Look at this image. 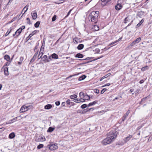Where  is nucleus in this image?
<instances>
[{
  "label": "nucleus",
  "mask_w": 152,
  "mask_h": 152,
  "mask_svg": "<svg viewBox=\"0 0 152 152\" xmlns=\"http://www.w3.org/2000/svg\"><path fill=\"white\" fill-rule=\"evenodd\" d=\"M55 104L56 105L58 106L60 104V102L59 101H57L56 102Z\"/></svg>",
  "instance_id": "3c124183"
},
{
  "label": "nucleus",
  "mask_w": 152,
  "mask_h": 152,
  "mask_svg": "<svg viewBox=\"0 0 152 152\" xmlns=\"http://www.w3.org/2000/svg\"><path fill=\"white\" fill-rule=\"evenodd\" d=\"M144 82V81L143 80H141L140 81L139 83L140 84Z\"/></svg>",
  "instance_id": "680f3d73"
},
{
  "label": "nucleus",
  "mask_w": 152,
  "mask_h": 152,
  "mask_svg": "<svg viewBox=\"0 0 152 152\" xmlns=\"http://www.w3.org/2000/svg\"><path fill=\"white\" fill-rule=\"evenodd\" d=\"M100 50L99 48H96L95 50V53H99L100 52Z\"/></svg>",
  "instance_id": "c03bdc74"
},
{
  "label": "nucleus",
  "mask_w": 152,
  "mask_h": 152,
  "mask_svg": "<svg viewBox=\"0 0 152 152\" xmlns=\"http://www.w3.org/2000/svg\"><path fill=\"white\" fill-rule=\"evenodd\" d=\"M83 99L84 100L85 102L86 100H89L90 99V97L88 95L86 94V96H85V97L84 98H83Z\"/></svg>",
  "instance_id": "c756f323"
},
{
  "label": "nucleus",
  "mask_w": 152,
  "mask_h": 152,
  "mask_svg": "<svg viewBox=\"0 0 152 152\" xmlns=\"http://www.w3.org/2000/svg\"><path fill=\"white\" fill-rule=\"evenodd\" d=\"M107 90L106 88L103 89L101 91V94H103L104 92H105Z\"/></svg>",
  "instance_id": "49530a36"
},
{
  "label": "nucleus",
  "mask_w": 152,
  "mask_h": 152,
  "mask_svg": "<svg viewBox=\"0 0 152 152\" xmlns=\"http://www.w3.org/2000/svg\"><path fill=\"white\" fill-rule=\"evenodd\" d=\"M33 35L32 34H31H31H30L29 35V36H28V37H29V39H30V38H31V37L32 36H33Z\"/></svg>",
  "instance_id": "0e129e2a"
},
{
  "label": "nucleus",
  "mask_w": 152,
  "mask_h": 152,
  "mask_svg": "<svg viewBox=\"0 0 152 152\" xmlns=\"http://www.w3.org/2000/svg\"><path fill=\"white\" fill-rule=\"evenodd\" d=\"M142 24L140 23V22L138 23V24H137V25L136 26V27H139L140 26H141V25Z\"/></svg>",
  "instance_id": "6e6d98bb"
},
{
  "label": "nucleus",
  "mask_w": 152,
  "mask_h": 152,
  "mask_svg": "<svg viewBox=\"0 0 152 152\" xmlns=\"http://www.w3.org/2000/svg\"><path fill=\"white\" fill-rule=\"evenodd\" d=\"M36 31L35 30V31H33L32 33H31V34H32L34 35V34L36 32Z\"/></svg>",
  "instance_id": "69168bd1"
},
{
  "label": "nucleus",
  "mask_w": 152,
  "mask_h": 152,
  "mask_svg": "<svg viewBox=\"0 0 152 152\" xmlns=\"http://www.w3.org/2000/svg\"><path fill=\"white\" fill-rule=\"evenodd\" d=\"M46 139L43 136H39L37 137L36 139V141L37 142H43Z\"/></svg>",
  "instance_id": "39448f33"
},
{
  "label": "nucleus",
  "mask_w": 152,
  "mask_h": 152,
  "mask_svg": "<svg viewBox=\"0 0 152 152\" xmlns=\"http://www.w3.org/2000/svg\"><path fill=\"white\" fill-rule=\"evenodd\" d=\"M99 11H93L89 15L88 17L89 21L90 22L96 23L97 21V18L99 14Z\"/></svg>",
  "instance_id": "f03ea898"
},
{
  "label": "nucleus",
  "mask_w": 152,
  "mask_h": 152,
  "mask_svg": "<svg viewBox=\"0 0 152 152\" xmlns=\"http://www.w3.org/2000/svg\"><path fill=\"white\" fill-rule=\"evenodd\" d=\"M141 40V38L139 37L134 41L135 44L138 43Z\"/></svg>",
  "instance_id": "cd10ccee"
},
{
  "label": "nucleus",
  "mask_w": 152,
  "mask_h": 152,
  "mask_svg": "<svg viewBox=\"0 0 152 152\" xmlns=\"http://www.w3.org/2000/svg\"><path fill=\"white\" fill-rule=\"evenodd\" d=\"M149 68V67L148 66H146L144 67H142L141 69V70L142 71H144L148 69Z\"/></svg>",
  "instance_id": "7c9ffc66"
},
{
  "label": "nucleus",
  "mask_w": 152,
  "mask_h": 152,
  "mask_svg": "<svg viewBox=\"0 0 152 152\" xmlns=\"http://www.w3.org/2000/svg\"><path fill=\"white\" fill-rule=\"evenodd\" d=\"M144 19H142L140 21V23L142 24L144 22Z\"/></svg>",
  "instance_id": "338daca9"
},
{
  "label": "nucleus",
  "mask_w": 152,
  "mask_h": 152,
  "mask_svg": "<svg viewBox=\"0 0 152 152\" xmlns=\"http://www.w3.org/2000/svg\"><path fill=\"white\" fill-rule=\"evenodd\" d=\"M2 69H4V75L6 76H8L9 75L8 67H2Z\"/></svg>",
  "instance_id": "ddd939ff"
},
{
  "label": "nucleus",
  "mask_w": 152,
  "mask_h": 152,
  "mask_svg": "<svg viewBox=\"0 0 152 152\" xmlns=\"http://www.w3.org/2000/svg\"><path fill=\"white\" fill-rule=\"evenodd\" d=\"M20 61H21L22 62V61L23 60V57H21L20 58Z\"/></svg>",
  "instance_id": "13d9d810"
},
{
  "label": "nucleus",
  "mask_w": 152,
  "mask_h": 152,
  "mask_svg": "<svg viewBox=\"0 0 152 152\" xmlns=\"http://www.w3.org/2000/svg\"><path fill=\"white\" fill-rule=\"evenodd\" d=\"M72 9H71V10H70L69 11V12H68V13H67V15H66V16H65V18H66L69 15V14H70V12H71L72 11Z\"/></svg>",
  "instance_id": "79ce46f5"
},
{
  "label": "nucleus",
  "mask_w": 152,
  "mask_h": 152,
  "mask_svg": "<svg viewBox=\"0 0 152 152\" xmlns=\"http://www.w3.org/2000/svg\"><path fill=\"white\" fill-rule=\"evenodd\" d=\"M25 26H22L20 28H20V29H21V30L22 31V30L24 29L25 28Z\"/></svg>",
  "instance_id": "5fc2aeb1"
},
{
  "label": "nucleus",
  "mask_w": 152,
  "mask_h": 152,
  "mask_svg": "<svg viewBox=\"0 0 152 152\" xmlns=\"http://www.w3.org/2000/svg\"><path fill=\"white\" fill-rule=\"evenodd\" d=\"M31 16L33 19L35 20L37 17V12L35 11H32L31 13Z\"/></svg>",
  "instance_id": "1a4fd4ad"
},
{
  "label": "nucleus",
  "mask_w": 152,
  "mask_h": 152,
  "mask_svg": "<svg viewBox=\"0 0 152 152\" xmlns=\"http://www.w3.org/2000/svg\"><path fill=\"white\" fill-rule=\"evenodd\" d=\"M43 61L45 62H48L50 61V60H48L47 56L46 55H44L42 58Z\"/></svg>",
  "instance_id": "dca6fc26"
},
{
  "label": "nucleus",
  "mask_w": 152,
  "mask_h": 152,
  "mask_svg": "<svg viewBox=\"0 0 152 152\" xmlns=\"http://www.w3.org/2000/svg\"><path fill=\"white\" fill-rule=\"evenodd\" d=\"M28 5H26L24 7V8H23V10H23H25V11H24V12L23 13V14L22 15L27 11V10H28Z\"/></svg>",
  "instance_id": "a878e982"
},
{
  "label": "nucleus",
  "mask_w": 152,
  "mask_h": 152,
  "mask_svg": "<svg viewBox=\"0 0 152 152\" xmlns=\"http://www.w3.org/2000/svg\"><path fill=\"white\" fill-rule=\"evenodd\" d=\"M43 50H42V49H40L39 55L38 56V59H39L41 58L42 56L43 55Z\"/></svg>",
  "instance_id": "4468645a"
},
{
  "label": "nucleus",
  "mask_w": 152,
  "mask_h": 152,
  "mask_svg": "<svg viewBox=\"0 0 152 152\" xmlns=\"http://www.w3.org/2000/svg\"><path fill=\"white\" fill-rule=\"evenodd\" d=\"M52 107V105L50 104H48L45 106L44 108L46 110H49Z\"/></svg>",
  "instance_id": "a211bd4d"
},
{
  "label": "nucleus",
  "mask_w": 152,
  "mask_h": 152,
  "mask_svg": "<svg viewBox=\"0 0 152 152\" xmlns=\"http://www.w3.org/2000/svg\"><path fill=\"white\" fill-rule=\"evenodd\" d=\"M15 133L14 132H12L9 135V138L10 139H12L15 137Z\"/></svg>",
  "instance_id": "4be33fe9"
},
{
  "label": "nucleus",
  "mask_w": 152,
  "mask_h": 152,
  "mask_svg": "<svg viewBox=\"0 0 152 152\" xmlns=\"http://www.w3.org/2000/svg\"><path fill=\"white\" fill-rule=\"evenodd\" d=\"M75 57L76 58H82L83 57V54L78 53L75 56Z\"/></svg>",
  "instance_id": "393cba45"
},
{
  "label": "nucleus",
  "mask_w": 152,
  "mask_h": 152,
  "mask_svg": "<svg viewBox=\"0 0 152 152\" xmlns=\"http://www.w3.org/2000/svg\"><path fill=\"white\" fill-rule=\"evenodd\" d=\"M40 24V22L39 21H37L34 24V26L36 28H37L39 26Z\"/></svg>",
  "instance_id": "72a5a7b5"
},
{
  "label": "nucleus",
  "mask_w": 152,
  "mask_h": 152,
  "mask_svg": "<svg viewBox=\"0 0 152 152\" xmlns=\"http://www.w3.org/2000/svg\"><path fill=\"white\" fill-rule=\"evenodd\" d=\"M130 112V110H128L126 113L124 115L122 118V121H124L126 119V118L129 114Z\"/></svg>",
  "instance_id": "9b49d317"
},
{
  "label": "nucleus",
  "mask_w": 152,
  "mask_h": 152,
  "mask_svg": "<svg viewBox=\"0 0 152 152\" xmlns=\"http://www.w3.org/2000/svg\"><path fill=\"white\" fill-rule=\"evenodd\" d=\"M75 102L79 103L80 102H84V100L82 98H80V99H75L73 100Z\"/></svg>",
  "instance_id": "9d476101"
},
{
  "label": "nucleus",
  "mask_w": 152,
  "mask_h": 152,
  "mask_svg": "<svg viewBox=\"0 0 152 152\" xmlns=\"http://www.w3.org/2000/svg\"><path fill=\"white\" fill-rule=\"evenodd\" d=\"M135 44V43L134 41L130 43V44L127 47V48L128 49L131 48Z\"/></svg>",
  "instance_id": "412c9836"
},
{
  "label": "nucleus",
  "mask_w": 152,
  "mask_h": 152,
  "mask_svg": "<svg viewBox=\"0 0 152 152\" xmlns=\"http://www.w3.org/2000/svg\"><path fill=\"white\" fill-rule=\"evenodd\" d=\"M26 20H27V23L29 24H31V22L30 19L29 18H26Z\"/></svg>",
  "instance_id": "58836bf2"
},
{
  "label": "nucleus",
  "mask_w": 152,
  "mask_h": 152,
  "mask_svg": "<svg viewBox=\"0 0 152 152\" xmlns=\"http://www.w3.org/2000/svg\"><path fill=\"white\" fill-rule=\"evenodd\" d=\"M94 26L95 27V28H96L95 29V30L98 31L99 29V28L98 26L97 25H94Z\"/></svg>",
  "instance_id": "de8ad7c7"
},
{
  "label": "nucleus",
  "mask_w": 152,
  "mask_h": 152,
  "mask_svg": "<svg viewBox=\"0 0 152 152\" xmlns=\"http://www.w3.org/2000/svg\"><path fill=\"white\" fill-rule=\"evenodd\" d=\"M17 119V117H16L15 118H13L11 120H10L9 121V122L8 123L10 124H11V123H12L13 122H14L15 121H16Z\"/></svg>",
  "instance_id": "c85d7f7f"
},
{
  "label": "nucleus",
  "mask_w": 152,
  "mask_h": 152,
  "mask_svg": "<svg viewBox=\"0 0 152 152\" xmlns=\"http://www.w3.org/2000/svg\"><path fill=\"white\" fill-rule=\"evenodd\" d=\"M94 92L95 93L97 94H98L99 93V91L98 89H95L94 90Z\"/></svg>",
  "instance_id": "864d4df0"
},
{
  "label": "nucleus",
  "mask_w": 152,
  "mask_h": 152,
  "mask_svg": "<svg viewBox=\"0 0 152 152\" xmlns=\"http://www.w3.org/2000/svg\"><path fill=\"white\" fill-rule=\"evenodd\" d=\"M110 83H108L106 84L104 86H103V87L105 86H110Z\"/></svg>",
  "instance_id": "e2e57ef3"
},
{
  "label": "nucleus",
  "mask_w": 152,
  "mask_h": 152,
  "mask_svg": "<svg viewBox=\"0 0 152 152\" xmlns=\"http://www.w3.org/2000/svg\"><path fill=\"white\" fill-rule=\"evenodd\" d=\"M52 58H53L57 59L58 58V56L56 53H53L52 55Z\"/></svg>",
  "instance_id": "bb28decb"
},
{
  "label": "nucleus",
  "mask_w": 152,
  "mask_h": 152,
  "mask_svg": "<svg viewBox=\"0 0 152 152\" xmlns=\"http://www.w3.org/2000/svg\"><path fill=\"white\" fill-rule=\"evenodd\" d=\"M84 93L82 92H81L79 93L80 97V98H82V99H83V95H84Z\"/></svg>",
  "instance_id": "c9c22d12"
},
{
  "label": "nucleus",
  "mask_w": 152,
  "mask_h": 152,
  "mask_svg": "<svg viewBox=\"0 0 152 152\" xmlns=\"http://www.w3.org/2000/svg\"><path fill=\"white\" fill-rule=\"evenodd\" d=\"M87 106H88L87 105V104H83L81 106V107L82 109H84V108H86Z\"/></svg>",
  "instance_id": "e433bc0d"
},
{
  "label": "nucleus",
  "mask_w": 152,
  "mask_h": 152,
  "mask_svg": "<svg viewBox=\"0 0 152 152\" xmlns=\"http://www.w3.org/2000/svg\"><path fill=\"white\" fill-rule=\"evenodd\" d=\"M118 40H116L113 42L112 43H110V45H113V44H114L115 43L117 42H118Z\"/></svg>",
  "instance_id": "603ef678"
},
{
  "label": "nucleus",
  "mask_w": 152,
  "mask_h": 152,
  "mask_svg": "<svg viewBox=\"0 0 152 152\" xmlns=\"http://www.w3.org/2000/svg\"><path fill=\"white\" fill-rule=\"evenodd\" d=\"M72 9H71V10H70L69 11V12H68V13H67V15H66V16H65V18H66L69 15V14H70V12H71L72 11Z\"/></svg>",
  "instance_id": "37998d69"
},
{
  "label": "nucleus",
  "mask_w": 152,
  "mask_h": 152,
  "mask_svg": "<svg viewBox=\"0 0 152 152\" xmlns=\"http://www.w3.org/2000/svg\"><path fill=\"white\" fill-rule=\"evenodd\" d=\"M11 31V30H8L7 32H6V33L5 34V36H7L10 32Z\"/></svg>",
  "instance_id": "a19ab883"
},
{
  "label": "nucleus",
  "mask_w": 152,
  "mask_h": 152,
  "mask_svg": "<svg viewBox=\"0 0 152 152\" xmlns=\"http://www.w3.org/2000/svg\"><path fill=\"white\" fill-rule=\"evenodd\" d=\"M28 104H26L25 105L26 106L27 111H28V110L31 109L32 107V105L30 104L29 105H28Z\"/></svg>",
  "instance_id": "5701e85b"
},
{
  "label": "nucleus",
  "mask_w": 152,
  "mask_h": 152,
  "mask_svg": "<svg viewBox=\"0 0 152 152\" xmlns=\"http://www.w3.org/2000/svg\"><path fill=\"white\" fill-rule=\"evenodd\" d=\"M38 53V52H36L35 54H34V56L32 58V59H31V60L30 61V62H33L34 60L36 59V57L37 56Z\"/></svg>",
  "instance_id": "f3484780"
},
{
  "label": "nucleus",
  "mask_w": 152,
  "mask_h": 152,
  "mask_svg": "<svg viewBox=\"0 0 152 152\" xmlns=\"http://www.w3.org/2000/svg\"><path fill=\"white\" fill-rule=\"evenodd\" d=\"M56 15H54L53 17V18H52V21L53 22L55 21L56 20Z\"/></svg>",
  "instance_id": "ea45409f"
},
{
  "label": "nucleus",
  "mask_w": 152,
  "mask_h": 152,
  "mask_svg": "<svg viewBox=\"0 0 152 152\" xmlns=\"http://www.w3.org/2000/svg\"><path fill=\"white\" fill-rule=\"evenodd\" d=\"M86 76L85 75H83L82 76L80 77L79 78L78 80L81 81L86 78Z\"/></svg>",
  "instance_id": "b1692460"
},
{
  "label": "nucleus",
  "mask_w": 152,
  "mask_h": 152,
  "mask_svg": "<svg viewBox=\"0 0 152 152\" xmlns=\"http://www.w3.org/2000/svg\"><path fill=\"white\" fill-rule=\"evenodd\" d=\"M128 17H127L124 19V23H127V22L128 21V20H127Z\"/></svg>",
  "instance_id": "09e8293b"
},
{
  "label": "nucleus",
  "mask_w": 152,
  "mask_h": 152,
  "mask_svg": "<svg viewBox=\"0 0 152 152\" xmlns=\"http://www.w3.org/2000/svg\"><path fill=\"white\" fill-rule=\"evenodd\" d=\"M77 97V95L75 94H74L73 95H71L70 96V98L71 99H76Z\"/></svg>",
  "instance_id": "2f4dec72"
},
{
  "label": "nucleus",
  "mask_w": 152,
  "mask_h": 152,
  "mask_svg": "<svg viewBox=\"0 0 152 152\" xmlns=\"http://www.w3.org/2000/svg\"><path fill=\"white\" fill-rule=\"evenodd\" d=\"M48 147L51 151L55 150L58 148L56 144H54L48 145Z\"/></svg>",
  "instance_id": "7ed1b4c3"
},
{
  "label": "nucleus",
  "mask_w": 152,
  "mask_h": 152,
  "mask_svg": "<svg viewBox=\"0 0 152 152\" xmlns=\"http://www.w3.org/2000/svg\"><path fill=\"white\" fill-rule=\"evenodd\" d=\"M22 31L20 28L18 29L15 32V34L13 35V36L15 37H18L22 32Z\"/></svg>",
  "instance_id": "423d86ee"
},
{
  "label": "nucleus",
  "mask_w": 152,
  "mask_h": 152,
  "mask_svg": "<svg viewBox=\"0 0 152 152\" xmlns=\"http://www.w3.org/2000/svg\"><path fill=\"white\" fill-rule=\"evenodd\" d=\"M54 128L52 127H50L47 130L48 132H52L54 130Z\"/></svg>",
  "instance_id": "473e14b6"
},
{
  "label": "nucleus",
  "mask_w": 152,
  "mask_h": 152,
  "mask_svg": "<svg viewBox=\"0 0 152 152\" xmlns=\"http://www.w3.org/2000/svg\"><path fill=\"white\" fill-rule=\"evenodd\" d=\"M121 0H118V3L115 7V8L116 10H119L122 8V5L121 1Z\"/></svg>",
  "instance_id": "20e7f679"
},
{
  "label": "nucleus",
  "mask_w": 152,
  "mask_h": 152,
  "mask_svg": "<svg viewBox=\"0 0 152 152\" xmlns=\"http://www.w3.org/2000/svg\"><path fill=\"white\" fill-rule=\"evenodd\" d=\"M4 59L6 60L7 61H9L10 62H11V60H10V56L8 55H5L4 56Z\"/></svg>",
  "instance_id": "2eb2a0df"
},
{
  "label": "nucleus",
  "mask_w": 152,
  "mask_h": 152,
  "mask_svg": "<svg viewBox=\"0 0 152 152\" xmlns=\"http://www.w3.org/2000/svg\"><path fill=\"white\" fill-rule=\"evenodd\" d=\"M78 74H75V75H70L69 77V78H70V77H72L73 76H75V75H78Z\"/></svg>",
  "instance_id": "4d7b16f0"
},
{
  "label": "nucleus",
  "mask_w": 152,
  "mask_h": 152,
  "mask_svg": "<svg viewBox=\"0 0 152 152\" xmlns=\"http://www.w3.org/2000/svg\"><path fill=\"white\" fill-rule=\"evenodd\" d=\"M103 57V56H100V57H99L97 58H96L94 59L93 60V61L96 60H97V59H100V58Z\"/></svg>",
  "instance_id": "8fccbe9b"
},
{
  "label": "nucleus",
  "mask_w": 152,
  "mask_h": 152,
  "mask_svg": "<svg viewBox=\"0 0 152 152\" xmlns=\"http://www.w3.org/2000/svg\"><path fill=\"white\" fill-rule=\"evenodd\" d=\"M134 91V89H130V91L132 92H133Z\"/></svg>",
  "instance_id": "774afa93"
},
{
  "label": "nucleus",
  "mask_w": 152,
  "mask_h": 152,
  "mask_svg": "<svg viewBox=\"0 0 152 152\" xmlns=\"http://www.w3.org/2000/svg\"><path fill=\"white\" fill-rule=\"evenodd\" d=\"M66 103L67 104L70 105L71 103L70 100L69 99H67L66 102Z\"/></svg>",
  "instance_id": "a18cd8bd"
},
{
  "label": "nucleus",
  "mask_w": 152,
  "mask_h": 152,
  "mask_svg": "<svg viewBox=\"0 0 152 152\" xmlns=\"http://www.w3.org/2000/svg\"><path fill=\"white\" fill-rule=\"evenodd\" d=\"M116 137L115 132H110L107 134V137L101 141V143L104 145L109 144L114 141Z\"/></svg>",
  "instance_id": "f257e3e1"
},
{
  "label": "nucleus",
  "mask_w": 152,
  "mask_h": 152,
  "mask_svg": "<svg viewBox=\"0 0 152 152\" xmlns=\"http://www.w3.org/2000/svg\"><path fill=\"white\" fill-rule=\"evenodd\" d=\"M139 92V90L138 89H137L135 91L134 93L135 94H137Z\"/></svg>",
  "instance_id": "052dcab7"
},
{
  "label": "nucleus",
  "mask_w": 152,
  "mask_h": 152,
  "mask_svg": "<svg viewBox=\"0 0 152 152\" xmlns=\"http://www.w3.org/2000/svg\"><path fill=\"white\" fill-rule=\"evenodd\" d=\"M84 47V45L83 44H79L77 47L78 50H81L83 49Z\"/></svg>",
  "instance_id": "6ab92c4d"
},
{
  "label": "nucleus",
  "mask_w": 152,
  "mask_h": 152,
  "mask_svg": "<svg viewBox=\"0 0 152 152\" xmlns=\"http://www.w3.org/2000/svg\"><path fill=\"white\" fill-rule=\"evenodd\" d=\"M132 137V135H129L128 136L126 137L124 140L125 143L129 141Z\"/></svg>",
  "instance_id": "f8f14e48"
},
{
  "label": "nucleus",
  "mask_w": 152,
  "mask_h": 152,
  "mask_svg": "<svg viewBox=\"0 0 152 152\" xmlns=\"http://www.w3.org/2000/svg\"><path fill=\"white\" fill-rule=\"evenodd\" d=\"M26 111H27V110L26 109V106L25 105L22 106L20 110V113H23Z\"/></svg>",
  "instance_id": "6e6552de"
},
{
  "label": "nucleus",
  "mask_w": 152,
  "mask_h": 152,
  "mask_svg": "<svg viewBox=\"0 0 152 152\" xmlns=\"http://www.w3.org/2000/svg\"><path fill=\"white\" fill-rule=\"evenodd\" d=\"M43 145L42 144H40L38 145L37 147V148L38 149H40L41 148H43Z\"/></svg>",
  "instance_id": "f704fd0d"
},
{
  "label": "nucleus",
  "mask_w": 152,
  "mask_h": 152,
  "mask_svg": "<svg viewBox=\"0 0 152 152\" xmlns=\"http://www.w3.org/2000/svg\"><path fill=\"white\" fill-rule=\"evenodd\" d=\"M53 58H52V55L51 56H50L49 57L48 60H49L50 61L52 60V59Z\"/></svg>",
  "instance_id": "bf43d9fd"
},
{
  "label": "nucleus",
  "mask_w": 152,
  "mask_h": 152,
  "mask_svg": "<svg viewBox=\"0 0 152 152\" xmlns=\"http://www.w3.org/2000/svg\"><path fill=\"white\" fill-rule=\"evenodd\" d=\"M10 62H7L4 65L3 67H6V66H8L10 65Z\"/></svg>",
  "instance_id": "4c0bfd02"
},
{
  "label": "nucleus",
  "mask_w": 152,
  "mask_h": 152,
  "mask_svg": "<svg viewBox=\"0 0 152 152\" xmlns=\"http://www.w3.org/2000/svg\"><path fill=\"white\" fill-rule=\"evenodd\" d=\"M73 42L74 43L77 44L81 42H82V41L80 40V39L76 37L73 38Z\"/></svg>",
  "instance_id": "0eeeda50"
},
{
  "label": "nucleus",
  "mask_w": 152,
  "mask_h": 152,
  "mask_svg": "<svg viewBox=\"0 0 152 152\" xmlns=\"http://www.w3.org/2000/svg\"><path fill=\"white\" fill-rule=\"evenodd\" d=\"M97 102H98V101H95L92 102L90 103H89L88 104V106L90 107V106H92V105H94L96 104L97 103Z\"/></svg>",
  "instance_id": "aec40b11"
}]
</instances>
